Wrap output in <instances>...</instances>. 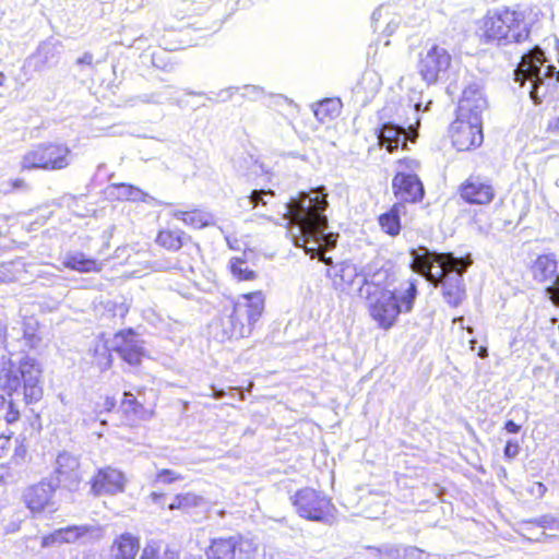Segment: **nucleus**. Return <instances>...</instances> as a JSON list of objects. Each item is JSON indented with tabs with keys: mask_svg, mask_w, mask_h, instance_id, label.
<instances>
[{
	"mask_svg": "<svg viewBox=\"0 0 559 559\" xmlns=\"http://www.w3.org/2000/svg\"><path fill=\"white\" fill-rule=\"evenodd\" d=\"M151 499L154 503H160L162 502V499H164V495L163 493H157V492H152L151 493Z\"/></svg>",
	"mask_w": 559,
	"mask_h": 559,
	"instance_id": "nucleus-57",
	"label": "nucleus"
},
{
	"mask_svg": "<svg viewBox=\"0 0 559 559\" xmlns=\"http://www.w3.org/2000/svg\"><path fill=\"white\" fill-rule=\"evenodd\" d=\"M156 479L163 484H171L178 479H181V476L173 469H160L157 473Z\"/></svg>",
	"mask_w": 559,
	"mask_h": 559,
	"instance_id": "nucleus-42",
	"label": "nucleus"
},
{
	"mask_svg": "<svg viewBox=\"0 0 559 559\" xmlns=\"http://www.w3.org/2000/svg\"><path fill=\"white\" fill-rule=\"evenodd\" d=\"M326 276L332 280L336 289L352 286L356 278L361 277L360 295L366 294L367 297H370V295H376L374 292H371V287L380 288L388 277V271L370 264L358 271L355 264L344 261L328 269Z\"/></svg>",
	"mask_w": 559,
	"mask_h": 559,
	"instance_id": "nucleus-6",
	"label": "nucleus"
},
{
	"mask_svg": "<svg viewBox=\"0 0 559 559\" xmlns=\"http://www.w3.org/2000/svg\"><path fill=\"white\" fill-rule=\"evenodd\" d=\"M504 430L509 433H518L521 430V426L518 425L515 421L509 419L504 424Z\"/></svg>",
	"mask_w": 559,
	"mask_h": 559,
	"instance_id": "nucleus-51",
	"label": "nucleus"
},
{
	"mask_svg": "<svg viewBox=\"0 0 559 559\" xmlns=\"http://www.w3.org/2000/svg\"><path fill=\"white\" fill-rule=\"evenodd\" d=\"M481 29L486 41H496L499 46L530 43L514 70V81L521 85L530 82L528 94L535 105L542 104L556 92L559 70L552 64H546L545 53L538 46L530 48L531 25L525 21V13L519 5L488 10L483 19Z\"/></svg>",
	"mask_w": 559,
	"mask_h": 559,
	"instance_id": "nucleus-1",
	"label": "nucleus"
},
{
	"mask_svg": "<svg viewBox=\"0 0 559 559\" xmlns=\"http://www.w3.org/2000/svg\"><path fill=\"white\" fill-rule=\"evenodd\" d=\"M174 217L182 221L186 225L191 226L193 228H203L213 223L212 214L201 211V210H191V211H180L177 210L173 213Z\"/></svg>",
	"mask_w": 559,
	"mask_h": 559,
	"instance_id": "nucleus-26",
	"label": "nucleus"
},
{
	"mask_svg": "<svg viewBox=\"0 0 559 559\" xmlns=\"http://www.w3.org/2000/svg\"><path fill=\"white\" fill-rule=\"evenodd\" d=\"M452 144L457 151H468L483 143V122L463 118L456 115L451 123Z\"/></svg>",
	"mask_w": 559,
	"mask_h": 559,
	"instance_id": "nucleus-10",
	"label": "nucleus"
},
{
	"mask_svg": "<svg viewBox=\"0 0 559 559\" xmlns=\"http://www.w3.org/2000/svg\"><path fill=\"white\" fill-rule=\"evenodd\" d=\"M121 406L123 407L126 414H131L133 416H140L141 413L144 412L143 404L138 401L133 393L128 391L123 393Z\"/></svg>",
	"mask_w": 559,
	"mask_h": 559,
	"instance_id": "nucleus-35",
	"label": "nucleus"
},
{
	"mask_svg": "<svg viewBox=\"0 0 559 559\" xmlns=\"http://www.w3.org/2000/svg\"><path fill=\"white\" fill-rule=\"evenodd\" d=\"M237 540L230 538L213 539L206 550L207 559H235Z\"/></svg>",
	"mask_w": 559,
	"mask_h": 559,
	"instance_id": "nucleus-24",
	"label": "nucleus"
},
{
	"mask_svg": "<svg viewBox=\"0 0 559 559\" xmlns=\"http://www.w3.org/2000/svg\"><path fill=\"white\" fill-rule=\"evenodd\" d=\"M255 278V273L247 269V281Z\"/></svg>",
	"mask_w": 559,
	"mask_h": 559,
	"instance_id": "nucleus-61",
	"label": "nucleus"
},
{
	"mask_svg": "<svg viewBox=\"0 0 559 559\" xmlns=\"http://www.w3.org/2000/svg\"><path fill=\"white\" fill-rule=\"evenodd\" d=\"M114 188L117 191L116 195L119 200H127L132 202L142 201L148 204L154 201V198L148 193L129 183L114 185Z\"/></svg>",
	"mask_w": 559,
	"mask_h": 559,
	"instance_id": "nucleus-28",
	"label": "nucleus"
},
{
	"mask_svg": "<svg viewBox=\"0 0 559 559\" xmlns=\"http://www.w3.org/2000/svg\"><path fill=\"white\" fill-rule=\"evenodd\" d=\"M533 276L538 282H550L547 287L549 294L555 288V283L559 280L557 275V261L554 254L539 255L532 266Z\"/></svg>",
	"mask_w": 559,
	"mask_h": 559,
	"instance_id": "nucleus-20",
	"label": "nucleus"
},
{
	"mask_svg": "<svg viewBox=\"0 0 559 559\" xmlns=\"http://www.w3.org/2000/svg\"><path fill=\"white\" fill-rule=\"evenodd\" d=\"M411 269L435 286H442L444 300L457 307L465 298L463 274L472 264L469 257H455L452 252L439 253L419 246L409 250Z\"/></svg>",
	"mask_w": 559,
	"mask_h": 559,
	"instance_id": "nucleus-3",
	"label": "nucleus"
},
{
	"mask_svg": "<svg viewBox=\"0 0 559 559\" xmlns=\"http://www.w3.org/2000/svg\"><path fill=\"white\" fill-rule=\"evenodd\" d=\"M27 456V445L24 443V439H15V447L11 457V462L15 465H21L25 462Z\"/></svg>",
	"mask_w": 559,
	"mask_h": 559,
	"instance_id": "nucleus-38",
	"label": "nucleus"
},
{
	"mask_svg": "<svg viewBox=\"0 0 559 559\" xmlns=\"http://www.w3.org/2000/svg\"><path fill=\"white\" fill-rule=\"evenodd\" d=\"M328 207L324 186L300 192L282 204L283 219L294 245L304 248L311 258L317 257L321 248L331 250L337 243L338 234L328 231L329 221L324 214Z\"/></svg>",
	"mask_w": 559,
	"mask_h": 559,
	"instance_id": "nucleus-2",
	"label": "nucleus"
},
{
	"mask_svg": "<svg viewBox=\"0 0 559 559\" xmlns=\"http://www.w3.org/2000/svg\"><path fill=\"white\" fill-rule=\"evenodd\" d=\"M243 263L245 261L240 258H233L229 261L230 272L238 281L245 280V270L241 267Z\"/></svg>",
	"mask_w": 559,
	"mask_h": 559,
	"instance_id": "nucleus-41",
	"label": "nucleus"
},
{
	"mask_svg": "<svg viewBox=\"0 0 559 559\" xmlns=\"http://www.w3.org/2000/svg\"><path fill=\"white\" fill-rule=\"evenodd\" d=\"M550 295L554 301L559 306V280L555 283V288Z\"/></svg>",
	"mask_w": 559,
	"mask_h": 559,
	"instance_id": "nucleus-55",
	"label": "nucleus"
},
{
	"mask_svg": "<svg viewBox=\"0 0 559 559\" xmlns=\"http://www.w3.org/2000/svg\"><path fill=\"white\" fill-rule=\"evenodd\" d=\"M111 350L129 365H140L145 356L143 341L138 333L129 328L117 332L111 340Z\"/></svg>",
	"mask_w": 559,
	"mask_h": 559,
	"instance_id": "nucleus-12",
	"label": "nucleus"
},
{
	"mask_svg": "<svg viewBox=\"0 0 559 559\" xmlns=\"http://www.w3.org/2000/svg\"><path fill=\"white\" fill-rule=\"evenodd\" d=\"M57 487L47 478L27 487L23 493V500L27 509L34 514H40L45 511H57L53 500Z\"/></svg>",
	"mask_w": 559,
	"mask_h": 559,
	"instance_id": "nucleus-13",
	"label": "nucleus"
},
{
	"mask_svg": "<svg viewBox=\"0 0 559 559\" xmlns=\"http://www.w3.org/2000/svg\"><path fill=\"white\" fill-rule=\"evenodd\" d=\"M451 60V55L444 47L432 44L419 52L418 73L428 85L435 84L447 78Z\"/></svg>",
	"mask_w": 559,
	"mask_h": 559,
	"instance_id": "nucleus-9",
	"label": "nucleus"
},
{
	"mask_svg": "<svg viewBox=\"0 0 559 559\" xmlns=\"http://www.w3.org/2000/svg\"><path fill=\"white\" fill-rule=\"evenodd\" d=\"M383 13H388L386 7L381 5L376 9L371 15L372 23H377L382 17Z\"/></svg>",
	"mask_w": 559,
	"mask_h": 559,
	"instance_id": "nucleus-52",
	"label": "nucleus"
},
{
	"mask_svg": "<svg viewBox=\"0 0 559 559\" xmlns=\"http://www.w3.org/2000/svg\"><path fill=\"white\" fill-rule=\"evenodd\" d=\"M275 192L272 189H253L250 195H247V201L257 211V215L263 218L271 219V214L274 207Z\"/></svg>",
	"mask_w": 559,
	"mask_h": 559,
	"instance_id": "nucleus-22",
	"label": "nucleus"
},
{
	"mask_svg": "<svg viewBox=\"0 0 559 559\" xmlns=\"http://www.w3.org/2000/svg\"><path fill=\"white\" fill-rule=\"evenodd\" d=\"M399 21L391 20L386 25L388 35L392 34L399 26Z\"/></svg>",
	"mask_w": 559,
	"mask_h": 559,
	"instance_id": "nucleus-56",
	"label": "nucleus"
},
{
	"mask_svg": "<svg viewBox=\"0 0 559 559\" xmlns=\"http://www.w3.org/2000/svg\"><path fill=\"white\" fill-rule=\"evenodd\" d=\"M397 295V300L402 306V312L408 313L413 310L414 302L417 298V280H409L404 289L401 288Z\"/></svg>",
	"mask_w": 559,
	"mask_h": 559,
	"instance_id": "nucleus-33",
	"label": "nucleus"
},
{
	"mask_svg": "<svg viewBox=\"0 0 559 559\" xmlns=\"http://www.w3.org/2000/svg\"><path fill=\"white\" fill-rule=\"evenodd\" d=\"M124 475L111 467L102 468L91 480V490L95 496L116 495L124 490Z\"/></svg>",
	"mask_w": 559,
	"mask_h": 559,
	"instance_id": "nucleus-18",
	"label": "nucleus"
},
{
	"mask_svg": "<svg viewBox=\"0 0 559 559\" xmlns=\"http://www.w3.org/2000/svg\"><path fill=\"white\" fill-rule=\"evenodd\" d=\"M424 552L416 548V547H409L405 549L404 557L407 559H421Z\"/></svg>",
	"mask_w": 559,
	"mask_h": 559,
	"instance_id": "nucleus-48",
	"label": "nucleus"
},
{
	"mask_svg": "<svg viewBox=\"0 0 559 559\" xmlns=\"http://www.w3.org/2000/svg\"><path fill=\"white\" fill-rule=\"evenodd\" d=\"M478 356L480 358H486L488 356V349L487 347L481 346L478 350Z\"/></svg>",
	"mask_w": 559,
	"mask_h": 559,
	"instance_id": "nucleus-58",
	"label": "nucleus"
},
{
	"mask_svg": "<svg viewBox=\"0 0 559 559\" xmlns=\"http://www.w3.org/2000/svg\"><path fill=\"white\" fill-rule=\"evenodd\" d=\"M404 209L403 203H395L388 212L379 216V224L385 234L390 236L400 234L401 213Z\"/></svg>",
	"mask_w": 559,
	"mask_h": 559,
	"instance_id": "nucleus-25",
	"label": "nucleus"
},
{
	"mask_svg": "<svg viewBox=\"0 0 559 559\" xmlns=\"http://www.w3.org/2000/svg\"><path fill=\"white\" fill-rule=\"evenodd\" d=\"M238 87H227V88H224V90H221L219 92L217 93H211L210 96H207V99L213 102H226L228 99L231 98V95L235 93V92H238Z\"/></svg>",
	"mask_w": 559,
	"mask_h": 559,
	"instance_id": "nucleus-40",
	"label": "nucleus"
},
{
	"mask_svg": "<svg viewBox=\"0 0 559 559\" xmlns=\"http://www.w3.org/2000/svg\"><path fill=\"white\" fill-rule=\"evenodd\" d=\"M296 512L304 519L326 523L333 518L334 506L322 491L306 487L292 497Z\"/></svg>",
	"mask_w": 559,
	"mask_h": 559,
	"instance_id": "nucleus-8",
	"label": "nucleus"
},
{
	"mask_svg": "<svg viewBox=\"0 0 559 559\" xmlns=\"http://www.w3.org/2000/svg\"><path fill=\"white\" fill-rule=\"evenodd\" d=\"M549 127L554 130H559V118L555 119L549 123Z\"/></svg>",
	"mask_w": 559,
	"mask_h": 559,
	"instance_id": "nucleus-60",
	"label": "nucleus"
},
{
	"mask_svg": "<svg viewBox=\"0 0 559 559\" xmlns=\"http://www.w3.org/2000/svg\"><path fill=\"white\" fill-rule=\"evenodd\" d=\"M142 102L144 103H153V104H160L164 100L162 93H154V94H144L141 96Z\"/></svg>",
	"mask_w": 559,
	"mask_h": 559,
	"instance_id": "nucleus-46",
	"label": "nucleus"
},
{
	"mask_svg": "<svg viewBox=\"0 0 559 559\" xmlns=\"http://www.w3.org/2000/svg\"><path fill=\"white\" fill-rule=\"evenodd\" d=\"M116 407V400L115 397L107 396L103 403L104 412H111Z\"/></svg>",
	"mask_w": 559,
	"mask_h": 559,
	"instance_id": "nucleus-53",
	"label": "nucleus"
},
{
	"mask_svg": "<svg viewBox=\"0 0 559 559\" xmlns=\"http://www.w3.org/2000/svg\"><path fill=\"white\" fill-rule=\"evenodd\" d=\"M519 453H520V444H519L518 440H514V439L508 440L506 443L504 450H503L504 457L508 460H513L514 457L518 456Z\"/></svg>",
	"mask_w": 559,
	"mask_h": 559,
	"instance_id": "nucleus-43",
	"label": "nucleus"
},
{
	"mask_svg": "<svg viewBox=\"0 0 559 559\" xmlns=\"http://www.w3.org/2000/svg\"><path fill=\"white\" fill-rule=\"evenodd\" d=\"M55 56V46L51 43H43L36 50V57L43 62L48 63Z\"/></svg>",
	"mask_w": 559,
	"mask_h": 559,
	"instance_id": "nucleus-39",
	"label": "nucleus"
},
{
	"mask_svg": "<svg viewBox=\"0 0 559 559\" xmlns=\"http://www.w3.org/2000/svg\"><path fill=\"white\" fill-rule=\"evenodd\" d=\"M321 261H322L324 264L330 265V266H331L330 269H332V267L334 266V265H333V260H332V258H331V257H323V258L321 259Z\"/></svg>",
	"mask_w": 559,
	"mask_h": 559,
	"instance_id": "nucleus-59",
	"label": "nucleus"
},
{
	"mask_svg": "<svg viewBox=\"0 0 559 559\" xmlns=\"http://www.w3.org/2000/svg\"><path fill=\"white\" fill-rule=\"evenodd\" d=\"M263 94L264 91L260 86L247 84V99L259 100Z\"/></svg>",
	"mask_w": 559,
	"mask_h": 559,
	"instance_id": "nucleus-44",
	"label": "nucleus"
},
{
	"mask_svg": "<svg viewBox=\"0 0 559 559\" xmlns=\"http://www.w3.org/2000/svg\"><path fill=\"white\" fill-rule=\"evenodd\" d=\"M39 323L31 318H23L16 321L10 329L0 325V372L9 368L10 364L19 365L12 360L16 353H24L27 349H37L41 343L38 334Z\"/></svg>",
	"mask_w": 559,
	"mask_h": 559,
	"instance_id": "nucleus-5",
	"label": "nucleus"
},
{
	"mask_svg": "<svg viewBox=\"0 0 559 559\" xmlns=\"http://www.w3.org/2000/svg\"><path fill=\"white\" fill-rule=\"evenodd\" d=\"M72 162V153L64 143H43L29 150L22 160L25 169L60 170Z\"/></svg>",
	"mask_w": 559,
	"mask_h": 559,
	"instance_id": "nucleus-7",
	"label": "nucleus"
},
{
	"mask_svg": "<svg viewBox=\"0 0 559 559\" xmlns=\"http://www.w3.org/2000/svg\"><path fill=\"white\" fill-rule=\"evenodd\" d=\"M186 238L188 236L182 230H162L156 237V242L168 250L178 251Z\"/></svg>",
	"mask_w": 559,
	"mask_h": 559,
	"instance_id": "nucleus-31",
	"label": "nucleus"
},
{
	"mask_svg": "<svg viewBox=\"0 0 559 559\" xmlns=\"http://www.w3.org/2000/svg\"><path fill=\"white\" fill-rule=\"evenodd\" d=\"M93 60H94V56L91 52H84L83 56L76 60V63L80 66L85 64V66L92 67Z\"/></svg>",
	"mask_w": 559,
	"mask_h": 559,
	"instance_id": "nucleus-50",
	"label": "nucleus"
},
{
	"mask_svg": "<svg viewBox=\"0 0 559 559\" xmlns=\"http://www.w3.org/2000/svg\"><path fill=\"white\" fill-rule=\"evenodd\" d=\"M11 448V437L0 435V459L8 455Z\"/></svg>",
	"mask_w": 559,
	"mask_h": 559,
	"instance_id": "nucleus-45",
	"label": "nucleus"
},
{
	"mask_svg": "<svg viewBox=\"0 0 559 559\" xmlns=\"http://www.w3.org/2000/svg\"><path fill=\"white\" fill-rule=\"evenodd\" d=\"M392 189L396 198L403 202L415 203L424 198L425 189L416 174L397 171L392 179Z\"/></svg>",
	"mask_w": 559,
	"mask_h": 559,
	"instance_id": "nucleus-16",
	"label": "nucleus"
},
{
	"mask_svg": "<svg viewBox=\"0 0 559 559\" xmlns=\"http://www.w3.org/2000/svg\"><path fill=\"white\" fill-rule=\"evenodd\" d=\"M41 368L35 358L24 356L19 365L10 364L0 372V389L8 395L4 419L8 424L19 420L21 405L37 403L41 400L44 390Z\"/></svg>",
	"mask_w": 559,
	"mask_h": 559,
	"instance_id": "nucleus-4",
	"label": "nucleus"
},
{
	"mask_svg": "<svg viewBox=\"0 0 559 559\" xmlns=\"http://www.w3.org/2000/svg\"><path fill=\"white\" fill-rule=\"evenodd\" d=\"M265 175L269 178V169L264 167L263 164L258 163V160H254V164L250 168V175Z\"/></svg>",
	"mask_w": 559,
	"mask_h": 559,
	"instance_id": "nucleus-47",
	"label": "nucleus"
},
{
	"mask_svg": "<svg viewBox=\"0 0 559 559\" xmlns=\"http://www.w3.org/2000/svg\"><path fill=\"white\" fill-rule=\"evenodd\" d=\"M369 311L379 326L388 330L394 325L397 317L402 313V306L397 300L396 292L381 290L374 300L370 297Z\"/></svg>",
	"mask_w": 559,
	"mask_h": 559,
	"instance_id": "nucleus-11",
	"label": "nucleus"
},
{
	"mask_svg": "<svg viewBox=\"0 0 559 559\" xmlns=\"http://www.w3.org/2000/svg\"><path fill=\"white\" fill-rule=\"evenodd\" d=\"M399 164H400V166H402L405 169H408L411 171H415L419 166V163L415 159H401L399 162Z\"/></svg>",
	"mask_w": 559,
	"mask_h": 559,
	"instance_id": "nucleus-49",
	"label": "nucleus"
},
{
	"mask_svg": "<svg viewBox=\"0 0 559 559\" xmlns=\"http://www.w3.org/2000/svg\"><path fill=\"white\" fill-rule=\"evenodd\" d=\"M461 197L472 204H488L495 198L492 186L479 177H471L461 186Z\"/></svg>",
	"mask_w": 559,
	"mask_h": 559,
	"instance_id": "nucleus-19",
	"label": "nucleus"
},
{
	"mask_svg": "<svg viewBox=\"0 0 559 559\" xmlns=\"http://www.w3.org/2000/svg\"><path fill=\"white\" fill-rule=\"evenodd\" d=\"M487 105L480 84L473 82L464 88L456 115L483 122V112L487 109Z\"/></svg>",
	"mask_w": 559,
	"mask_h": 559,
	"instance_id": "nucleus-15",
	"label": "nucleus"
},
{
	"mask_svg": "<svg viewBox=\"0 0 559 559\" xmlns=\"http://www.w3.org/2000/svg\"><path fill=\"white\" fill-rule=\"evenodd\" d=\"M109 347L105 344L97 345L94 348V364L98 367L100 371H105L111 367L112 357Z\"/></svg>",
	"mask_w": 559,
	"mask_h": 559,
	"instance_id": "nucleus-34",
	"label": "nucleus"
},
{
	"mask_svg": "<svg viewBox=\"0 0 559 559\" xmlns=\"http://www.w3.org/2000/svg\"><path fill=\"white\" fill-rule=\"evenodd\" d=\"M25 263L21 259L0 263V282H14L21 278L25 271Z\"/></svg>",
	"mask_w": 559,
	"mask_h": 559,
	"instance_id": "nucleus-32",
	"label": "nucleus"
},
{
	"mask_svg": "<svg viewBox=\"0 0 559 559\" xmlns=\"http://www.w3.org/2000/svg\"><path fill=\"white\" fill-rule=\"evenodd\" d=\"M415 109H416V111H420L421 110V103L415 104Z\"/></svg>",
	"mask_w": 559,
	"mask_h": 559,
	"instance_id": "nucleus-63",
	"label": "nucleus"
},
{
	"mask_svg": "<svg viewBox=\"0 0 559 559\" xmlns=\"http://www.w3.org/2000/svg\"><path fill=\"white\" fill-rule=\"evenodd\" d=\"M532 492L543 496L546 492V486L543 483H535Z\"/></svg>",
	"mask_w": 559,
	"mask_h": 559,
	"instance_id": "nucleus-54",
	"label": "nucleus"
},
{
	"mask_svg": "<svg viewBox=\"0 0 559 559\" xmlns=\"http://www.w3.org/2000/svg\"><path fill=\"white\" fill-rule=\"evenodd\" d=\"M342 103L338 98H325L319 102L313 109L316 118L324 122L326 119H332L338 116Z\"/></svg>",
	"mask_w": 559,
	"mask_h": 559,
	"instance_id": "nucleus-30",
	"label": "nucleus"
},
{
	"mask_svg": "<svg viewBox=\"0 0 559 559\" xmlns=\"http://www.w3.org/2000/svg\"><path fill=\"white\" fill-rule=\"evenodd\" d=\"M62 264L64 267L80 273L99 272L102 270L100 262L96 259L88 258L80 251L67 252L62 258Z\"/></svg>",
	"mask_w": 559,
	"mask_h": 559,
	"instance_id": "nucleus-23",
	"label": "nucleus"
},
{
	"mask_svg": "<svg viewBox=\"0 0 559 559\" xmlns=\"http://www.w3.org/2000/svg\"><path fill=\"white\" fill-rule=\"evenodd\" d=\"M265 308V295L261 290L247 293V322L254 325L262 317Z\"/></svg>",
	"mask_w": 559,
	"mask_h": 559,
	"instance_id": "nucleus-27",
	"label": "nucleus"
},
{
	"mask_svg": "<svg viewBox=\"0 0 559 559\" xmlns=\"http://www.w3.org/2000/svg\"><path fill=\"white\" fill-rule=\"evenodd\" d=\"M379 144L384 146L390 153L399 147L407 148L406 129L403 126L392 122H384L377 129ZM407 138L414 142L417 138L415 130L407 129Z\"/></svg>",
	"mask_w": 559,
	"mask_h": 559,
	"instance_id": "nucleus-17",
	"label": "nucleus"
},
{
	"mask_svg": "<svg viewBox=\"0 0 559 559\" xmlns=\"http://www.w3.org/2000/svg\"><path fill=\"white\" fill-rule=\"evenodd\" d=\"M4 80H5L4 74H3L2 72H0V86H2V85H3Z\"/></svg>",
	"mask_w": 559,
	"mask_h": 559,
	"instance_id": "nucleus-62",
	"label": "nucleus"
},
{
	"mask_svg": "<svg viewBox=\"0 0 559 559\" xmlns=\"http://www.w3.org/2000/svg\"><path fill=\"white\" fill-rule=\"evenodd\" d=\"M86 532V526H68L56 530L50 536L45 538V542L47 543L49 539H51L52 543H74L81 536L85 535Z\"/></svg>",
	"mask_w": 559,
	"mask_h": 559,
	"instance_id": "nucleus-29",
	"label": "nucleus"
},
{
	"mask_svg": "<svg viewBox=\"0 0 559 559\" xmlns=\"http://www.w3.org/2000/svg\"><path fill=\"white\" fill-rule=\"evenodd\" d=\"M140 559H178V556L175 551L170 550L159 554L155 547L147 545L142 550Z\"/></svg>",
	"mask_w": 559,
	"mask_h": 559,
	"instance_id": "nucleus-37",
	"label": "nucleus"
},
{
	"mask_svg": "<svg viewBox=\"0 0 559 559\" xmlns=\"http://www.w3.org/2000/svg\"><path fill=\"white\" fill-rule=\"evenodd\" d=\"M139 550L140 538L126 532L116 536L110 548V555L112 559H135Z\"/></svg>",
	"mask_w": 559,
	"mask_h": 559,
	"instance_id": "nucleus-21",
	"label": "nucleus"
},
{
	"mask_svg": "<svg viewBox=\"0 0 559 559\" xmlns=\"http://www.w3.org/2000/svg\"><path fill=\"white\" fill-rule=\"evenodd\" d=\"M198 496L193 493H180L177 495L173 502L168 504L169 510L186 509L192 506H197Z\"/></svg>",
	"mask_w": 559,
	"mask_h": 559,
	"instance_id": "nucleus-36",
	"label": "nucleus"
},
{
	"mask_svg": "<svg viewBox=\"0 0 559 559\" xmlns=\"http://www.w3.org/2000/svg\"><path fill=\"white\" fill-rule=\"evenodd\" d=\"M463 321H464V318H463V317H460V318H455V319H454V322L463 323Z\"/></svg>",
	"mask_w": 559,
	"mask_h": 559,
	"instance_id": "nucleus-64",
	"label": "nucleus"
},
{
	"mask_svg": "<svg viewBox=\"0 0 559 559\" xmlns=\"http://www.w3.org/2000/svg\"><path fill=\"white\" fill-rule=\"evenodd\" d=\"M79 460L69 452H61L56 459L53 473L49 478L57 488L62 487L69 491L76 490L81 481Z\"/></svg>",
	"mask_w": 559,
	"mask_h": 559,
	"instance_id": "nucleus-14",
	"label": "nucleus"
}]
</instances>
